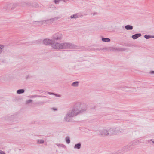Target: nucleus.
Returning <instances> with one entry per match:
<instances>
[{"label":"nucleus","mask_w":154,"mask_h":154,"mask_svg":"<svg viewBox=\"0 0 154 154\" xmlns=\"http://www.w3.org/2000/svg\"><path fill=\"white\" fill-rule=\"evenodd\" d=\"M103 49H105V50L106 49V48H103Z\"/></svg>","instance_id":"nucleus-36"},{"label":"nucleus","mask_w":154,"mask_h":154,"mask_svg":"<svg viewBox=\"0 0 154 154\" xmlns=\"http://www.w3.org/2000/svg\"><path fill=\"white\" fill-rule=\"evenodd\" d=\"M151 140L152 141V143H154V140Z\"/></svg>","instance_id":"nucleus-33"},{"label":"nucleus","mask_w":154,"mask_h":154,"mask_svg":"<svg viewBox=\"0 0 154 154\" xmlns=\"http://www.w3.org/2000/svg\"><path fill=\"white\" fill-rule=\"evenodd\" d=\"M58 13V12L57 11H54V14H55V13L57 14Z\"/></svg>","instance_id":"nucleus-30"},{"label":"nucleus","mask_w":154,"mask_h":154,"mask_svg":"<svg viewBox=\"0 0 154 154\" xmlns=\"http://www.w3.org/2000/svg\"><path fill=\"white\" fill-rule=\"evenodd\" d=\"M60 17H56L54 18H51L49 19L46 20L45 21H46V24L48 23L51 24L53 23L54 21L60 19Z\"/></svg>","instance_id":"nucleus-8"},{"label":"nucleus","mask_w":154,"mask_h":154,"mask_svg":"<svg viewBox=\"0 0 154 154\" xmlns=\"http://www.w3.org/2000/svg\"><path fill=\"white\" fill-rule=\"evenodd\" d=\"M149 74L151 75L152 74H154V71H150L149 72Z\"/></svg>","instance_id":"nucleus-26"},{"label":"nucleus","mask_w":154,"mask_h":154,"mask_svg":"<svg viewBox=\"0 0 154 154\" xmlns=\"http://www.w3.org/2000/svg\"><path fill=\"white\" fill-rule=\"evenodd\" d=\"M38 143H42L44 142V140L42 139L38 140L37 141Z\"/></svg>","instance_id":"nucleus-22"},{"label":"nucleus","mask_w":154,"mask_h":154,"mask_svg":"<svg viewBox=\"0 0 154 154\" xmlns=\"http://www.w3.org/2000/svg\"><path fill=\"white\" fill-rule=\"evenodd\" d=\"M102 41L103 42H109L110 41V39L109 38H102Z\"/></svg>","instance_id":"nucleus-15"},{"label":"nucleus","mask_w":154,"mask_h":154,"mask_svg":"<svg viewBox=\"0 0 154 154\" xmlns=\"http://www.w3.org/2000/svg\"><path fill=\"white\" fill-rule=\"evenodd\" d=\"M130 91L132 92H135L136 91V89L135 88H131V90H129Z\"/></svg>","instance_id":"nucleus-24"},{"label":"nucleus","mask_w":154,"mask_h":154,"mask_svg":"<svg viewBox=\"0 0 154 154\" xmlns=\"http://www.w3.org/2000/svg\"><path fill=\"white\" fill-rule=\"evenodd\" d=\"M78 83H79V82H77V81L75 82H73V83H72V84L71 85L72 86H74V87L77 86L78 85Z\"/></svg>","instance_id":"nucleus-18"},{"label":"nucleus","mask_w":154,"mask_h":154,"mask_svg":"<svg viewBox=\"0 0 154 154\" xmlns=\"http://www.w3.org/2000/svg\"><path fill=\"white\" fill-rule=\"evenodd\" d=\"M98 134L102 136H108L109 135L108 128L100 129L98 133Z\"/></svg>","instance_id":"nucleus-5"},{"label":"nucleus","mask_w":154,"mask_h":154,"mask_svg":"<svg viewBox=\"0 0 154 154\" xmlns=\"http://www.w3.org/2000/svg\"><path fill=\"white\" fill-rule=\"evenodd\" d=\"M54 111H56L57 110V108H53L52 109Z\"/></svg>","instance_id":"nucleus-29"},{"label":"nucleus","mask_w":154,"mask_h":154,"mask_svg":"<svg viewBox=\"0 0 154 154\" xmlns=\"http://www.w3.org/2000/svg\"><path fill=\"white\" fill-rule=\"evenodd\" d=\"M4 47V45L0 44V54H1L2 52Z\"/></svg>","instance_id":"nucleus-16"},{"label":"nucleus","mask_w":154,"mask_h":154,"mask_svg":"<svg viewBox=\"0 0 154 154\" xmlns=\"http://www.w3.org/2000/svg\"><path fill=\"white\" fill-rule=\"evenodd\" d=\"M66 143H70V138L69 137H67L66 138Z\"/></svg>","instance_id":"nucleus-21"},{"label":"nucleus","mask_w":154,"mask_h":154,"mask_svg":"<svg viewBox=\"0 0 154 154\" xmlns=\"http://www.w3.org/2000/svg\"><path fill=\"white\" fill-rule=\"evenodd\" d=\"M151 37L154 38V36H151Z\"/></svg>","instance_id":"nucleus-35"},{"label":"nucleus","mask_w":154,"mask_h":154,"mask_svg":"<svg viewBox=\"0 0 154 154\" xmlns=\"http://www.w3.org/2000/svg\"><path fill=\"white\" fill-rule=\"evenodd\" d=\"M35 24L41 26L42 25L46 24V21L44 20L43 21H39L37 22H35Z\"/></svg>","instance_id":"nucleus-10"},{"label":"nucleus","mask_w":154,"mask_h":154,"mask_svg":"<svg viewBox=\"0 0 154 154\" xmlns=\"http://www.w3.org/2000/svg\"><path fill=\"white\" fill-rule=\"evenodd\" d=\"M24 89H19L17 90V93L18 94H20L23 93L24 92Z\"/></svg>","instance_id":"nucleus-17"},{"label":"nucleus","mask_w":154,"mask_h":154,"mask_svg":"<svg viewBox=\"0 0 154 154\" xmlns=\"http://www.w3.org/2000/svg\"><path fill=\"white\" fill-rule=\"evenodd\" d=\"M78 17V16L77 14H74L70 16V18L71 19H76Z\"/></svg>","instance_id":"nucleus-19"},{"label":"nucleus","mask_w":154,"mask_h":154,"mask_svg":"<svg viewBox=\"0 0 154 154\" xmlns=\"http://www.w3.org/2000/svg\"><path fill=\"white\" fill-rule=\"evenodd\" d=\"M32 101V100H29L27 101V103H29L31 102Z\"/></svg>","instance_id":"nucleus-28"},{"label":"nucleus","mask_w":154,"mask_h":154,"mask_svg":"<svg viewBox=\"0 0 154 154\" xmlns=\"http://www.w3.org/2000/svg\"><path fill=\"white\" fill-rule=\"evenodd\" d=\"M110 51H123L126 50V49L122 48H115L114 47H110L109 48Z\"/></svg>","instance_id":"nucleus-7"},{"label":"nucleus","mask_w":154,"mask_h":154,"mask_svg":"<svg viewBox=\"0 0 154 154\" xmlns=\"http://www.w3.org/2000/svg\"><path fill=\"white\" fill-rule=\"evenodd\" d=\"M87 106L81 102L76 103L68 111L64 117V119L66 121L72 122V118L78 115L85 112L87 109Z\"/></svg>","instance_id":"nucleus-1"},{"label":"nucleus","mask_w":154,"mask_h":154,"mask_svg":"<svg viewBox=\"0 0 154 154\" xmlns=\"http://www.w3.org/2000/svg\"><path fill=\"white\" fill-rule=\"evenodd\" d=\"M141 36V33H137L132 35L131 37L133 39H136Z\"/></svg>","instance_id":"nucleus-11"},{"label":"nucleus","mask_w":154,"mask_h":154,"mask_svg":"<svg viewBox=\"0 0 154 154\" xmlns=\"http://www.w3.org/2000/svg\"><path fill=\"white\" fill-rule=\"evenodd\" d=\"M97 14V13H94L93 14V15H95V14Z\"/></svg>","instance_id":"nucleus-34"},{"label":"nucleus","mask_w":154,"mask_h":154,"mask_svg":"<svg viewBox=\"0 0 154 154\" xmlns=\"http://www.w3.org/2000/svg\"><path fill=\"white\" fill-rule=\"evenodd\" d=\"M60 1H62L64 2H66V0H54V2L55 4H58L59 2Z\"/></svg>","instance_id":"nucleus-20"},{"label":"nucleus","mask_w":154,"mask_h":154,"mask_svg":"<svg viewBox=\"0 0 154 154\" xmlns=\"http://www.w3.org/2000/svg\"><path fill=\"white\" fill-rule=\"evenodd\" d=\"M51 47L54 50H59L63 49V43L53 42L51 44Z\"/></svg>","instance_id":"nucleus-2"},{"label":"nucleus","mask_w":154,"mask_h":154,"mask_svg":"<svg viewBox=\"0 0 154 154\" xmlns=\"http://www.w3.org/2000/svg\"><path fill=\"white\" fill-rule=\"evenodd\" d=\"M37 97V95H35V96H34L32 97Z\"/></svg>","instance_id":"nucleus-32"},{"label":"nucleus","mask_w":154,"mask_h":154,"mask_svg":"<svg viewBox=\"0 0 154 154\" xmlns=\"http://www.w3.org/2000/svg\"><path fill=\"white\" fill-rule=\"evenodd\" d=\"M48 94H52V95H55L56 96H57V97H60V95H57L56 94H54L53 93H50V92H48Z\"/></svg>","instance_id":"nucleus-25"},{"label":"nucleus","mask_w":154,"mask_h":154,"mask_svg":"<svg viewBox=\"0 0 154 154\" xmlns=\"http://www.w3.org/2000/svg\"><path fill=\"white\" fill-rule=\"evenodd\" d=\"M125 28L127 30H131L133 29V26H132L128 25L125 26Z\"/></svg>","instance_id":"nucleus-13"},{"label":"nucleus","mask_w":154,"mask_h":154,"mask_svg":"<svg viewBox=\"0 0 154 154\" xmlns=\"http://www.w3.org/2000/svg\"><path fill=\"white\" fill-rule=\"evenodd\" d=\"M62 34L60 32H57L54 34L52 37V40L53 42L57 40H60L62 39Z\"/></svg>","instance_id":"nucleus-3"},{"label":"nucleus","mask_w":154,"mask_h":154,"mask_svg":"<svg viewBox=\"0 0 154 154\" xmlns=\"http://www.w3.org/2000/svg\"><path fill=\"white\" fill-rule=\"evenodd\" d=\"M128 88L126 87H125L123 88L124 89H126Z\"/></svg>","instance_id":"nucleus-31"},{"label":"nucleus","mask_w":154,"mask_h":154,"mask_svg":"<svg viewBox=\"0 0 154 154\" xmlns=\"http://www.w3.org/2000/svg\"><path fill=\"white\" fill-rule=\"evenodd\" d=\"M144 37L146 39H149V38L151 37V36L147 35H145Z\"/></svg>","instance_id":"nucleus-23"},{"label":"nucleus","mask_w":154,"mask_h":154,"mask_svg":"<svg viewBox=\"0 0 154 154\" xmlns=\"http://www.w3.org/2000/svg\"><path fill=\"white\" fill-rule=\"evenodd\" d=\"M109 135L116 134L119 132V131L114 128H108Z\"/></svg>","instance_id":"nucleus-6"},{"label":"nucleus","mask_w":154,"mask_h":154,"mask_svg":"<svg viewBox=\"0 0 154 154\" xmlns=\"http://www.w3.org/2000/svg\"><path fill=\"white\" fill-rule=\"evenodd\" d=\"M3 79L2 80L4 81H8L11 79V77L10 75H5Z\"/></svg>","instance_id":"nucleus-12"},{"label":"nucleus","mask_w":154,"mask_h":154,"mask_svg":"<svg viewBox=\"0 0 154 154\" xmlns=\"http://www.w3.org/2000/svg\"><path fill=\"white\" fill-rule=\"evenodd\" d=\"M0 154H6L2 150H0Z\"/></svg>","instance_id":"nucleus-27"},{"label":"nucleus","mask_w":154,"mask_h":154,"mask_svg":"<svg viewBox=\"0 0 154 154\" xmlns=\"http://www.w3.org/2000/svg\"><path fill=\"white\" fill-rule=\"evenodd\" d=\"M53 42L52 39H45L43 41V43L45 45H51V46Z\"/></svg>","instance_id":"nucleus-9"},{"label":"nucleus","mask_w":154,"mask_h":154,"mask_svg":"<svg viewBox=\"0 0 154 154\" xmlns=\"http://www.w3.org/2000/svg\"><path fill=\"white\" fill-rule=\"evenodd\" d=\"M76 46L72 43L63 42V49L75 48Z\"/></svg>","instance_id":"nucleus-4"},{"label":"nucleus","mask_w":154,"mask_h":154,"mask_svg":"<svg viewBox=\"0 0 154 154\" xmlns=\"http://www.w3.org/2000/svg\"><path fill=\"white\" fill-rule=\"evenodd\" d=\"M81 144L80 143H79L75 144L74 147V149H79L81 148Z\"/></svg>","instance_id":"nucleus-14"}]
</instances>
